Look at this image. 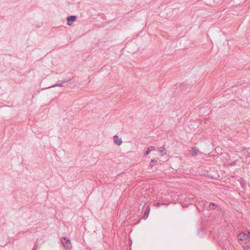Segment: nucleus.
<instances>
[{"mask_svg": "<svg viewBox=\"0 0 250 250\" xmlns=\"http://www.w3.org/2000/svg\"><path fill=\"white\" fill-rule=\"evenodd\" d=\"M62 242L64 247L67 249H70L72 248V244L70 241L66 238H63L62 239Z\"/></svg>", "mask_w": 250, "mask_h": 250, "instance_id": "1", "label": "nucleus"}, {"mask_svg": "<svg viewBox=\"0 0 250 250\" xmlns=\"http://www.w3.org/2000/svg\"><path fill=\"white\" fill-rule=\"evenodd\" d=\"M248 238V235L245 233H240L238 236V239L240 241H246Z\"/></svg>", "mask_w": 250, "mask_h": 250, "instance_id": "2", "label": "nucleus"}, {"mask_svg": "<svg viewBox=\"0 0 250 250\" xmlns=\"http://www.w3.org/2000/svg\"><path fill=\"white\" fill-rule=\"evenodd\" d=\"M113 139L114 143L118 146H121L123 143L122 139L117 135L114 136Z\"/></svg>", "mask_w": 250, "mask_h": 250, "instance_id": "3", "label": "nucleus"}, {"mask_svg": "<svg viewBox=\"0 0 250 250\" xmlns=\"http://www.w3.org/2000/svg\"><path fill=\"white\" fill-rule=\"evenodd\" d=\"M76 17L74 16H71L67 18V23L69 25L72 24V22L75 21Z\"/></svg>", "mask_w": 250, "mask_h": 250, "instance_id": "4", "label": "nucleus"}, {"mask_svg": "<svg viewBox=\"0 0 250 250\" xmlns=\"http://www.w3.org/2000/svg\"><path fill=\"white\" fill-rule=\"evenodd\" d=\"M155 149V147L153 146H150L148 147L146 152V153L144 154V156H147L148 155V154L152 151H153Z\"/></svg>", "mask_w": 250, "mask_h": 250, "instance_id": "5", "label": "nucleus"}, {"mask_svg": "<svg viewBox=\"0 0 250 250\" xmlns=\"http://www.w3.org/2000/svg\"><path fill=\"white\" fill-rule=\"evenodd\" d=\"M198 152V150L197 149H196L195 148H192L189 150V153L192 156L196 155L197 154Z\"/></svg>", "mask_w": 250, "mask_h": 250, "instance_id": "6", "label": "nucleus"}, {"mask_svg": "<svg viewBox=\"0 0 250 250\" xmlns=\"http://www.w3.org/2000/svg\"><path fill=\"white\" fill-rule=\"evenodd\" d=\"M165 148L163 147H161L159 148V151L160 152L161 154L163 155V153H165Z\"/></svg>", "mask_w": 250, "mask_h": 250, "instance_id": "7", "label": "nucleus"}, {"mask_svg": "<svg viewBox=\"0 0 250 250\" xmlns=\"http://www.w3.org/2000/svg\"><path fill=\"white\" fill-rule=\"evenodd\" d=\"M162 205V204H161V203H157V205L158 206H160V205Z\"/></svg>", "mask_w": 250, "mask_h": 250, "instance_id": "8", "label": "nucleus"}, {"mask_svg": "<svg viewBox=\"0 0 250 250\" xmlns=\"http://www.w3.org/2000/svg\"><path fill=\"white\" fill-rule=\"evenodd\" d=\"M248 237H250V232H249L248 233Z\"/></svg>", "mask_w": 250, "mask_h": 250, "instance_id": "9", "label": "nucleus"}, {"mask_svg": "<svg viewBox=\"0 0 250 250\" xmlns=\"http://www.w3.org/2000/svg\"><path fill=\"white\" fill-rule=\"evenodd\" d=\"M153 162H155V161H154V160H152V161H151V163H150V165H151V163H153Z\"/></svg>", "mask_w": 250, "mask_h": 250, "instance_id": "10", "label": "nucleus"}, {"mask_svg": "<svg viewBox=\"0 0 250 250\" xmlns=\"http://www.w3.org/2000/svg\"><path fill=\"white\" fill-rule=\"evenodd\" d=\"M249 250H250V249L249 248Z\"/></svg>", "mask_w": 250, "mask_h": 250, "instance_id": "11", "label": "nucleus"}]
</instances>
